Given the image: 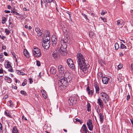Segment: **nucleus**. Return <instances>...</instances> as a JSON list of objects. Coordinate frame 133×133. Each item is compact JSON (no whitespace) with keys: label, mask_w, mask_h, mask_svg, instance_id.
Instances as JSON below:
<instances>
[{"label":"nucleus","mask_w":133,"mask_h":133,"mask_svg":"<svg viewBox=\"0 0 133 133\" xmlns=\"http://www.w3.org/2000/svg\"><path fill=\"white\" fill-rule=\"evenodd\" d=\"M77 62L78 68L82 72L86 73L88 72V69L89 66L87 62L85 59L84 57L80 53H78L77 54Z\"/></svg>","instance_id":"nucleus-1"},{"label":"nucleus","mask_w":133,"mask_h":133,"mask_svg":"<svg viewBox=\"0 0 133 133\" xmlns=\"http://www.w3.org/2000/svg\"><path fill=\"white\" fill-rule=\"evenodd\" d=\"M69 75V72L65 73L64 76H63L64 78H62L59 80V84L60 89L63 90L65 89L68 85V83L71 80V77Z\"/></svg>","instance_id":"nucleus-2"},{"label":"nucleus","mask_w":133,"mask_h":133,"mask_svg":"<svg viewBox=\"0 0 133 133\" xmlns=\"http://www.w3.org/2000/svg\"><path fill=\"white\" fill-rule=\"evenodd\" d=\"M32 54L35 57H38L41 55L40 50L37 47H34L32 50Z\"/></svg>","instance_id":"nucleus-3"},{"label":"nucleus","mask_w":133,"mask_h":133,"mask_svg":"<svg viewBox=\"0 0 133 133\" xmlns=\"http://www.w3.org/2000/svg\"><path fill=\"white\" fill-rule=\"evenodd\" d=\"M100 96L105 103L106 104L109 101V98L108 95L106 92H102L100 94Z\"/></svg>","instance_id":"nucleus-4"},{"label":"nucleus","mask_w":133,"mask_h":133,"mask_svg":"<svg viewBox=\"0 0 133 133\" xmlns=\"http://www.w3.org/2000/svg\"><path fill=\"white\" fill-rule=\"evenodd\" d=\"M61 48V49H60V50H61L60 51V50H59V51L56 50L53 52V53L52 54V56L54 58H56L59 56V52H60L62 54H63V53L64 54L65 52L64 51L62 50Z\"/></svg>","instance_id":"nucleus-5"},{"label":"nucleus","mask_w":133,"mask_h":133,"mask_svg":"<svg viewBox=\"0 0 133 133\" xmlns=\"http://www.w3.org/2000/svg\"><path fill=\"white\" fill-rule=\"evenodd\" d=\"M69 100L70 101L69 104L70 105H72L74 104H75L77 103L76 98L75 97L74 95H72L70 97Z\"/></svg>","instance_id":"nucleus-6"},{"label":"nucleus","mask_w":133,"mask_h":133,"mask_svg":"<svg viewBox=\"0 0 133 133\" xmlns=\"http://www.w3.org/2000/svg\"><path fill=\"white\" fill-rule=\"evenodd\" d=\"M58 68L59 72L61 74V76L63 77L65 74V70L64 67L62 65H59L58 66Z\"/></svg>","instance_id":"nucleus-7"},{"label":"nucleus","mask_w":133,"mask_h":133,"mask_svg":"<svg viewBox=\"0 0 133 133\" xmlns=\"http://www.w3.org/2000/svg\"><path fill=\"white\" fill-rule=\"evenodd\" d=\"M87 124L89 130L91 131H92L93 129V126L92 120L89 119L87 121Z\"/></svg>","instance_id":"nucleus-8"},{"label":"nucleus","mask_w":133,"mask_h":133,"mask_svg":"<svg viewBox=\"0 0 133 133\" xmlns=\"http://www.w3.org/2000/svg\"><path fill=\"white\" fill-rule=\"evenodd\" d=\"M80 132L82 133H89L85 124L83 125L80 130Z\"/></svg>","instance_id":"nucleus-9"},{"label":"nucleus","mask_w":133,"mask_h":133,"mask_svg":"<svg viewBox=\"0 0 133 133\" xmlns=\"http://www.w3.org/2000/svg\"><path fill=\"white\" fill-rule=\"evenodd\" d=\"M67 62L68 66L72 69H74V64L72 60L70 58H68L67 60Z\"/></svg>","instance_id":"nucleus-10"},{"label":"nucleus","mask_w":133,"mask_h":133,"mask_svg":"<svg viewBox=\"0 0 133 133\" xmlns=\"http://www.w3.org/2000/svg\"><path fill=\"white\" fill-rule=\"evenodd\" d=\"M50 42L48 41L47 42H44L42 44V45L44 49H48L50 46Z\"/></svg>","instance_id":"nucleus-11"},{"label":"nucleus","mask_w":133,"mask_h":133,"mask_svg":"<svg viewBox=\"0 0 133 133\" xmlns=\"http://www.w3.org/2000/svg\"><path fill=\"white\" fill-rule=\"evenodd\" d=\"M97 103L99 106L101 108H102L104 107V104L103 101L99 97L97 100Z\"/></svg>","instance_id":"nucleus-12"},{"label":"nucleus","mask_w":133,"mask_h":133,"mask_svg":"<svg viewBox=\"0 0 133 133\" xmlns=\"http://www.w3.org/2000/svg\"><path fill=\"white\" fill-rule=\"evenodd\" d=\"M51 41L52 42V45L53 46L55 45L57 41V38L55 36H52L51 37Z\"/></svg>","instance_id":"nucleus-13"},{"label":"nucleus","mask_w":133,"mask_h":133,"mask_svg":"<svg viewBox=\"0 0 133 133\" xmlns=\"http://www.w3.org/2000/svg\"><path fill=\"white\" fill-rule=\"evenodd\" d=\"M97 112L98 113V114L99 116V118L100 119V121L101 123H102L103 121L104 116L102 113H100V110H99V111H97Z\"/></svg>","instance_id":"nucleus-14"},{"label":"nucleus","mask_w":133,"mask_h":133,"mask_svg":"<svg viewBox=\"0 0 133 133\" xmlns=\"http://www.w3.org/2000/svg\"><path fill=\"white\" fill-rule=\"evenodd\" d=\"M110 80L109 78L106 77H102V81L103 84H107Z\"/></svg>","instance_id":"nucleus-15"},{"label":"nucleus","mask_w":133,"mask_h":133,"mask_svg":"<svg viewBox=\"0 0 133 133\" xmlns=\"http://www.w3.org/2000/svg\"><path fill=\"white\" fill-rule=\"evenodd\" d=\"M41 5L42 7L43 8L44 5L46 8L47 5V3L46 0H41Z\"/></svg>","instance_id":"nucleus-16"},{"label":"nucleus","mask_w":133,"mask_h":133,"mask_svg":"<svg viewBox=\"0 0 133 133\" xmlns=\"http://www.w3.org/2000/svg\"><path fill=\"white\" fill-rule=\"evenodd\" d=\"M50 37L48 34V35L46 36L43 38V41H44V42H50Z\"/></svg>","instance_id":"nucleus-17"},{"label":"nucleus","mask_w":133,"mask_h":133,"mask_svg":"<svg viewBox=\"0 0 133 133\" xmlns=\"http://www.w3.org/2000/svg\"><path fill=\"white\" fill-rule=\"evenodd\" d=\"M50 72L51 74H55L56 72V69L53 66H51L50 69Z\"/></svg>","instance_id":"nucleus-18"},{"label":"nucleus","mask_w":133,"mask_h":133,"mask_svg":"<svg viewBox=\"0 0 133 133\" xmlns=\"http://www.w3.org/2000/svg\"><path fill=\"white\" fill-rule=\"evenodd\" d=\"M94 86L96 89V92L98 94L99 91V87L98 85L96 84H94Z\"/></svg>","instance_id":"nucleus-19"},{"label":"nucleus","mask_w":133,"mask_h":133,"mask_svg":"<svg viewBox=\"0 0 133 133\" xmlns=\"http://www.w3.org/2000/svg\"><path fill=\"white\" fill-rule=\"evenodd\" d=\"M41 93L44 99H46L47 97L45 91L44 90H42L41 91Z\"/></svg>","instance_id":"nucleus-20"},{"label":"nucleus","mask_w":133,"mask_h":133,"mask_svg":"<svg viewBox=\"0 0 133 133\" xmlns=\"http://www.w3.org/2000/svg\"><path fill=\"white\" fill-rule=\"evenodd\" d=\"M89 37L90 38L94 37L95 36V33L92 32V31H90L89 33Z\"/></svg>","instance_id":"nucleus-21"},{"label":"nucleus","mask_w":133,"mask_h":133,"mask_svg":"<svg viewBox=\"0 0 133 133\" xmlns=\"http://www.w3.org/2000/svg\"><path fill=\"white\" fill-rule=\"evenodd\" d=\"M7 104L9 105L10 107H12L14 106L13 103L11 100L9 101L8 103Z\"/></svg>","instance_id":"nucleus-22"},{"label":"nucleus","mask_w":133,"mask_h":133,"mask_svg":"<svg viewBox=\"0 0 133 133\" xmlns=\"http://www.w3.org/2000/svg\"><path fill=\"white\" fill-rule=\"evenodd\" d=\"M12 132L13 133H18L19 132L18 131L16 127H15L12 130Z\"/></svg>","instance_id":"nucleus-23"},{"label":"nucleus","mask_w":133,"mask_h":133,"mask_svg":"<svg viewBox=\"0 0 133 133\" xmlns=\"http://www.w3.org/2000/svg\"><path fill=\"white\" fill-rule=\"evenodd\" d=\"M42 32V30H41L40 31H38V32H36L37 33V36H38V37L41 36L42 34L43 33Z\"/></svg>","instance_id":"nucleus-24"},{"label":"nucleus","mask_w":133,"mask_h":133,"mask_svg":"<svg viewBox=\"0 0 133 133\" xmlns=\"http://www.w3.org/2000/svg\"><path fill=\"white\" fill-rule=\"evenodd\" d=\"M24 55L26 57H28L29 53L26 49H24Z\"/></svg>","instance_id":"nucleus-25"},{"label":"nucleus","mask_w":133,"mask_h":133,"mask_svg":"<svg viewBox=\"0 0 133 133\" xmlns=\"http://www.w3.org/2000/svg\"><path fill=\"white\" fill-rule=\"evenodd\" d=\"M5 114L8 117H11V116L10 115V112H7V111H5Z\"/></svg>","instance_id":"nucleus-26"},{"label":"nucleus","mask_w":133,"mask_h":133,"mask_svg":"<svg viewBox=\"0 0 133 133\" xmlns=\"http://www.w3.org/2000/svg\"><path fill=\"white\" fill-rule=\"evenodd\" d=\"M91 106L89 103H88L87 105V110L88 112L91 111Z\"/></svg>","instance_id":"nucleus-27"},{"label":"nucleus","mask_w":133,"mask_h":133,"mask_svg":"<svg viewBox=\"0 0 133 133\" xmlns=\"http://www.w3.org/2000/svg\"><path fill=\"white\" fill-rule=\"evenodd\" d=\"M11 53L12 54V55L13 57L14 58L15 60V61L16 62H17V60L16 57V55L15 53L13 52H11Z\"/></svg>","instance_id":"nucleus-28"},{"label":"nucleus","mask_w":133,"mask_h":133,"mask_svg":"<svg viewBox=\"0 0 133 133\" xmlns=\"http://www.w3.org/2000/svg\"><path fill=\"white\" fill-rule=\"evenodd\" d=\"M117 24L118 25H124V24L123 21L122 20L120 21V20H118L117 21Z\"/></svg>","instance_id":"nucleus-29"},{"label":"nucleus","mask_w":133,"mask_h":133,"mask_svg":"<svg viewBox=\"0 0 133 133\" xmlns=\"http://www.w3.org/2000/svg\"><path fill=\"white\" fill-rule=\"evenodd\" d=\"M11 13H12L13 15H16L18 16L19 15V14L17 12V11H11Z\"/></svg>","instance_id":"nucleus-30"},{"label":"nucleus","mask_w":133,"mask_h":133,"mask_svg":"<svg viewBox=\"0 0 133 133\" xmlns=\"http://www.w3.org/2000/svg\"><path fill=\"white\" fill-rule=\"evenodd\" d=\"M115 47L116 50H117L119 47V45L117 43H116L115 44Z\"/></svg>","instance_id":"nucleus-31"},{"label":"nucleus","mask_w":133,"mask_h":133,"mask_svg":"<svg viewBox=\"0 0 133 133\" xmlns=\"http://www.w3.org/2000/svg\"><path fill=\"white\" fill-rule=\"evenodd\" d=\"M126 47V46H125L123 44H121V46L119 47V48L120 49H123L124 48L125 49Z\"/></svg>","instance_id":"nucleus-32"},{"label":"nucleus","mask_w":133,"mask_h":133,"mask_svg":"<svg viewBox=\"0 0 133 133\" xmlns=\"http://www.w3.org/2000/svg\"><path fill=\"white\" fill-rule=\"evenodd\" d=\"M47 1L48 3H52L54 5L55 4V1L53 0H47Z\"/></svg>","instance_id":"nucleus-33"},{"label":"nucleus","mask_w":133,"mask_h":133,"mask_svg":"<svg viewBox=\"0 0 133 133\" xmlns=\"http://www.w3.org/2000/svg\"><path fill=\"white\" fill-rule=\"evenodd\" d=\"M20 93L24 95L25 96H26L27 95V93L24 91H21Z\"/></svg>","instance_id":"nucleus-34"},{"label":"nucleus","mask_w":133,"mask_h":133,"mask_svg":"<svg viewBox=\"0 0 133 133\" xmlns=\"http://www.w3.org/2000/svg\"><path fill=\"white\" fill-rule=\"evenodd\" d=\"M7 68H11V65L10 63L9 62H8L6 66Z\"/></svg>","instance_id":"nucleus-35"},{"label":"nucleus","mask_w":133,"mask_h":133,"mask_svg":"<svg viewBox=\"0 0 133 133\" xmlns=\"http://www.w3.org/2000/svg\"><path fill=\"white\" fill-rule=\"evenodd\" d=\"M6 18L4 17H3L2 18V23L3 24H4L5 23V22L6 21Z\"/></svg>","instance_id":"nucleus-36"},{"label":"nucleus","mask_w":133,"mask_h":133,"mask_svg":"<svg viewBox=\"0 0 133 133\" xmlns=\"http://www.w3.org/2000/svg\"><path fill=\"white\" fill-rule=\"evenodd\" d=\"M122 67L123 64L121 63L120 64L118 65V68L119 69L122 68Z\"/></svg>","instance_id":"nucleus-37"},{"label":"nucleus","mask_w":133,"mask_h":133,"mask_svg":"<svg viewBox=\"0 0 133 133\" xmlns=\"http://www.w3.org/2000/svg\"><path fill=\"white\" fill-rule=\"evenodd\" d=\"M17 73L19 74H20L21 75H23L24 74V72H22L21 71H20L18 70Z\"/></svg>","instance_id":"nucleus-38"},{"label":"nucleus","mask_w":133,"mask_h":133,"mask_svg":"<svg viewBox=\"0 0 133 133\" xmlns=\"http://www.w3.org/2000/svg\"><path fill=\"white\" fill-rule=\"evenodd\" d=\"M17 73L19 74H20L21 75H23L24 74V72H22L21 71H20L18 70Z\"/></svg>","instance_id":"nucleus-39"},{"label":"nucleus","mask_w":133,"mask_h":133,"mask_svg":"<svg viewBox=\"0 0 133 133\" xmlns=\"http://www.w3.org/2000/svg\"><path fill=\"white\" fill-rule=\"evenodd\" d=\"M5 32L6 33V34L8 35L10 33V31L8 29H6L5 30Z\"/></svg>","instance_id":"nucleus-40"},{"label":"nucleus","mask_w":133,"mask_h":133,"mask_svg":"<svg viewBox=\"0 0 133 133\" xmlns=\"http://www.w3.org/2000/svg\"><path fill=\"white\" fill-rule=\"evenodd\" d=\"M88 93L89 95H91V96L93 95V91L92 90L90 91H89L88 92Z\"/></svg>","instance_id":"nucleus-41"},{"label":"nucleus","mask_w":133,"mask_h":133,"mask_svg":"<svg viewBox=\"0 0 133 133\" xmlns=\"http://www.w3.org/2000/svg\"><path fill=\"white\" fill-rule=\"evenodd\" d=\"M7 82L9 83H10L11 82L12 80L10 78H8V79L7 80Z\"/></svg>","instance_id":"nucleus-42"},{"label":"nucleus","mask_w":133,"mask_h":133,"mask_svg":"<svg viewBox=\"0 0 133 133\" xmlns=\"http://www.w3.org/2000/svg\"><path fill=\"white\" fill-rule=\"evenodd\" d=\"M37 65L38 66H40L41 65L40 62L39 61H37Z\"/></svg>","instance_id":"nucleus-43"},{"label":"nucleus","mask_w":133,"mask_h":133,"mask_svg":"<svg viewBox=\"0 0 133 133\" xmlns=\"http://www.w3.org/2000/svg\"><path fill=\"white\" fill-rule=\"evenodd\" d=\"M107 13V12L106 11H102V12L101 13V14L102 15H105L106 13Z\"/></svg>","instance_id":"nucleus-44"},{"label":"nucleus","mask_w":133,"mask_h":133,"mask_svg":"<svg viewBox=\"0 0 133 133\" xmlns=\"http://www.w3.org/2000/svg\"><path fill=\"white\" fill-rule=\"evenodd\" d=\"M35 30L36 32H38V31H40L41 30L38 28H35Z\"/></svg>","instance_id":"nucleus-45"},{"label":"nucleus","mask_w":133,"mask_h":133,"mask_svg":"<svg viewBox=\"0 0 133 133\" xmlns=\"http://www.w3.org/2000/svg\"><path fill=\"white\" fill-rule=\"evenodd\" d=\"M2 126L1 123L0 122V132L2 131Z\"/></svg>","instance_id":"nucleus-46"},{"label":"nucleus","mask_w":133,"mask_h":133,"mask_svg":"<svg viewBox=\"0 0 133 133\" xmlns=\"http://www.w3.org/2000/svg\"><path fill=\"white\" fill-rule=\"evenodd\" d=\"M8 95H5L4 96L3 98V99H6L8 97Z\"/></svg>","instance_id":"nucleus-47"},{"label":"nucleus","mask_w":133,"mask_h":133,"mask_svg":"<svg viewBox=\"0 0 133 133\" xmlns=\"http://www.w3.org/2000/svg\"><path fill=\"white\" fill-rule=\"evenodd\" d=\"M75 120L76 121L80 122L81 124V121L80 119L77 118L75 119Z\"/></svg>","instance_id":"nucleus-48"},{"label":"nucleus","mask_w":133,"mask_h":133,"mask_svg":"<svg viewBox=\"0 0 133 133\" xmlns=\"http://www.w3.org/2000/svg\"><path fill=\"white\" fill-rule=\"evenodd\" d=\"M8 70L9 71L11 72H13L14 71L13 70L12 68H11L8 69Z\"/></svg>","instance_id":"nucleus-49"},{"label":"nucleus","mask_w":133,"mask_h":133,"mask_svg":"<svg viewBox=\"0 0 133 133\" xmlns=\"http://www.w3.org/2000/svg\"><path fill=\"white\" fill-rule=\"evenodd\" d=\"M101 18L103 20L104 22H106V19L105 18L101 17Z\"/></svg>","instance_id":"nucleus-50"},{"label":"nucleus","mask_w":133,"mask_h":133,"mask_svg":"<svg viewBox=\"0 0 133 133\" xmlns=\"http://www.w3.org/2000/svg\"><path fill=\"white\" fill-rule=\"evenodd\" d=\"M12 29V27L11 26H10L9 25V31H11Z\"/></svg>","instance_id":"nucleus-51"},{"label":"nucleus","mask_w":133,"mask_h":133,"mask_svg":"<svg viewBox=\"0 0 133 133\" xmlns=\"http://www.w3.org/2000/svg\"><path fill=\"white\" fill-rule=\"evenodd\" d=\"M4 12L6 13H9L10 12V11L9 10H5Z\"/></svg>","instance_id":"nucleus-52"},{"label":"nucleus","mask_w":133,"mask_h":133,"mask_svg":"<svg viewBox=\"0 0 133 133\" xmlns=\"http://www.w3.org/2000/svg\"><path fill=\"white\" fill-rule=\"evenodd\" d=\"M26 84V82H23L22 83V85L23 86H24Z\"/></svg>","instance_id":"nucleus-53"},{"label":"nucleus","mask_w":133,"mask_h":133,"mask_svg":"<svg viewBox=\"0 0 133 133\" xmlns=\"http://www.w3.org/2000/svg\"><path fill=\"white\" fill-rule=\"evenodd\" d=\"M12 87L15 89H16L17 88V87L16 86H12Z\"/></svg>","instance_id":"nucleus-54"},{"label":"nucleus","mask_w":133,"mask_h":133,"mask_svg":"<svg viewBox=\"0 0 133 133\" xmlns=\"http://www.w3.org/2000/svg\"><path fill=\"white\" fill-rule=\"evenodd\" d=\"M29 82L31 84L33 82L32 79L31 78H30L29 79Z\"/></svg>","instance_id":"nucleus-55"},{"label":"nucleus","mask_w":133,"mask_h":133,"mask_svg":"<svg viewBox=\"0 0 133 133\" xmlns=\"http://www.w3.org/2000/svg\"><path fill=\"white\" fill-rule=\"evenodd\" d=\"M2 48L3 49H6V46H5L3 45L2 47Z\"/></svg>","instance_id":"nucleus-56"},{"label":"nucleus","mask_w":133,"mask_h":133,"mask_svg":"<svg viewBox=\"0 0 133 133\" xmlns=\"http://www.w3.org/2000/svg\"><path fill=\"white\" fill-rule=\"evenodd\" d=\"M3 54L2 53H1L0 54V58H3Z\"/></svg>","instance_id":"nucleus-57"},{"label":"nucleus","mask_w":133,"mask_h":133,"mask_svg":"<svg viewBox=\"0 0 133 133\" xmlns=\"http://www.w3.org/2000/svg\"><path fill=\"white\" fill-rule=\"evenodd\" d=\"M87 90L88 92L89 91H90L89 87V86H88L87 89Z\"/></svg>","instance_id":"nucleus-58"},{"label":"nucleus","mask_w":133,"mask_h":133,"mask_svg":"<svg viewBox=\"0 0 133 133\" xmlns=\"http://www.w3.org/2000/svg\"><path fill=\"white\" fill-rule=\"evenodd\" d=\"M130 98V96L129 95H128L127 96V100H128Z\"/></svg>","instance_id":"nucleus-59"},{"label":"nucleus","mask_w":133,"mask_h":133,"mask_svg":"<svg viewBox=\"0 0 133 133\" xmlns=\"http://www.w3.org/2000/svg\"><path fill=\"white\" fill-rule=\"evenodd\" d=\"M84 17L85 18V19H88V18H87V16L86 15H85V14H84Z\"/></svg>","instance_id":"nucleus-60"},{"label":"nucleus","mask_w":133,"mask_h":133,"mask_svg":"<svg viewBox=\"0 0 133 133\" xmlns=\"http://www.w3.org/2000/svg\"><path fill=\"white\" fill-rule=\"evenodd\" d=\"M9 77H8L6 76H5L4 77V79L5 80H7L8 79V78H9Z\"/></svg>","instance_id":"nucleus-61"},{"label":"nucleus","mask_w":133,"mask_h":133,"mask_svg":"<svg viewBox=\"0 0 133 133\" xmlns=\"http://www.w3.org/2000/svg\"><path fill=\"white\" fill-rule=\"evenodd\" d=\"M4 55L5 56H7L8 55V54L6 52H4Z\"/></svg>","instance_id":"nucleus-62"},{"label":"nucleus","mask_w":133,"mask_h":133,"mask_svg":"<svg viewBox=\"0 0 133 133\" xmlns=\"http://www.w3.org/2000/svg\"><path fill=\"white\" fill-rule=\"evenodd\" d=\"M3 73V70L2 69H0V74H2Z\"/></svg>","instance_id":"nucleus-63"},{"label":"nucleus","mask_w":133,"mask_h":133,"mask_svg":"<svg viewBox=\"0 0 133 133\" xmlns=\"http://www.w3.org/2000/svg\"><path fill=\"white\" fill-rule=\"evenodd\" d=\"M123 55V54L122 53V52H120L119 53V56H121V57Z\"/></svg>","instance_id":"nucleus-64"}]
</instances>
